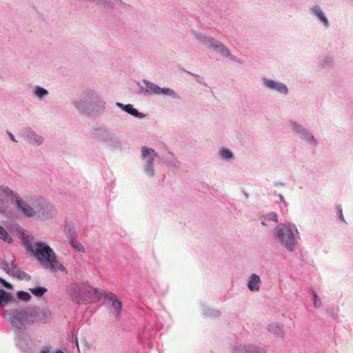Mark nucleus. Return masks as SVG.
<instances>
[{
    "label": "nucleus",
    "mask_w": 353,
    "mask_h": 353,
    "mask_svg": "<svg viewBox=\"0 0 353 353\" xmlns=\"http://www.w3.org/2000/svg\"><path fill=\"white\" fill-rule=\"evenodd\" d=\"M16 231L21 234L23 246L27 253L34 258L46 270L52 273L58 271L66 272V269L55 251L48 243L41 239H33L28 232L18 225H14Z\"/></svg>",
    "instance_id": "nucleus-1"
},
{
    "label": "nucleus",
    "mask_w": 353,
    "mask_h": 353,
    "mask_svg": "<svg viewBox=\"0 0 353 353\" xmlns=\"http://www.w3.org/2000/svg\"><path fill=\"white\" fill-rule=\"evenodd\" d=\"M17 212L25 218L35 219L41 221L51 220L57 214L54 204L41 196L18 199Z\"/></svg>",
    "instance_id": "nucleus-2"
},
{
    "label": "nucleus",
    "mask_w": 353,
    "mask_h": 353,
    "mask_svg": "<svg viewBox=\"0 0 353 353\" xmlns=\"http://www.w3.org/2000/svg\"><path fill=\"white\" fill-rule=\"evenodd\" d=\"M72 104L79 114L95 116L105 111V102L95 90L88 89L74 98Z\"/></svg>",
    "instance_id": "nucleus-3"
},
{
    "label": "nucleus",
    "mask_w": 353,
    "mask_h": 353,
    "mask_svg": "<svg viewBox=\"0 0 353 353\" xmlns=\"http://www.w3.org/2000/svg\"><path fill=\"white\" fill-rule=\"evenodd\" d=\"M272 234L276 242L288 252L296 250L301 239V234L294 223H285L276 226Z\"/></svg>",
    "instance_id": "nucleus-4"
},
{
    "label": "nucleus",
    "mask_w": 353,
    "mask_h": 353,
    "mask_svg": "<svg viewBox=\"0 0 353 353\" xmlns=\"http://www.w3.org/2000/svg\"><path fill=\"white\" fill-rule=\"evenodd\" d=\"M94 137L97 141L112 151H121L123 144L120 138L113 132L105 128L95 129Z\"/></svg>",
    "instance_id": "nucleus-5"
},
{
    "label": "nucleus",
    "mask_w": 353,
    "mask_h": 353,
    "mask_svg": "<svg viewBox=\"0 0 353 353\" xmlns=\"http://www.w3.org/2000/svg\"><path fill=\"white\" fill-rule=\"evenodd\" d=\"M140 154L144 174L148 177H154L156 172L155 162L159 158L157 152L151 148L142 146L140 150Z\"/></svg>",
    "instance_id": "nucleus-6"
},
{
    "label": "nucleus",
    "mask_w": 353,
    "mask_h": 353,
    "mask_svg": "<svg viewBox=\"0 0 353 353\" xmlns=\"http://www.w3.org/2000/svg\"><path fill=\"white\" fill-rule=\"evenodd\" d=\"M8 319L12 325L17 330H23L32 324L29 309L11 312Z\"/></svg>",
    "instance_id": "nucleus-7"
},
{
    "label": "nucleus",
    "mask_w": 353,
    "mask_h": 353,
    "mask_svg": "<svg viewBox=\"0 0 353 353\" xmlns=\"http://www.w3.org/2000/svg\"><path fill=\"white\" fill-rule=\"evenodd\" d=\"M139 86L140 88L141 92L144 94L150 95L156 94L168 96L173 99L177 97L176 93L171 88H161L159 85L146 80H143L141 83H140Z\"/></svg>",
    "instance_id": "nucleus-8"
},
{
    "label": "nucleus",
    "mask_w": 353,
    "mask_h": 353,
    "mask_svg": "<svg viewBox=\"0 0 353 353\" xmlns=\"http://www.w3.org/2000/svg\"><path fill=\"white\" fill-rule=\"evenodd\" d=\"M24 199L21 197L17 192H14L10 188L6 185L0 186V214H3L6 211L7 205L11 202H14V205L17 210V200Z\"/></svg>",
    "instance_id": "nucleus-9"
},
{
    "label": "nucleus",
    "mask_w": 353,
    "mask_h": 353,
    "mask_svg": "<svg viewBox=\"0 0 353 353\" xmlns=\"http://www.w3.org/2000/svg\"><path fill=\"white\" fill-rule=\"evenodd\" d=\"M261 82L264 88L273 93L285 97L289 94V89L287 85L279 80L263 77Z\"/></svg>",
    "instance_id": "nucleus-10"
},
{
    "label": "nucleus",
    "mask_w": 353,
    "mask_h": 353,
    "mask_svg": "<svg viewBox=\"0 0 353 353\" xmlns=\"http://www.w3.org/2000/svg\"><path fill=\"white\" fill-rule=\"evenodd\" d=\"M310 14L318 21L323 30H328L331 27V22L329 20L325 10L319 4H314L310 8Z\"/></svg>",
    "instance_id": "nucleus-11"
},
{
    "label": "nucleus",
    "mask_w": 353,
    "mask_h": 353,
    "mask_svg": "<svg viewBox=\"0 0 353 353\" xmlns=\"http://www.w3.org/2000/svg\"><path fill=\"white\" fill-rule=\"evenodd\" d=\"M29 310L32 324L35 323H46L51 316V312L48 310L34 307L30 308Z\"/></svg>",
    "instance_id": "nucleus-12"
},
{
    "label": "nucleus",
    "mask_w": 353,
    "mask_h": 353,
    "mask_svg": "<svg viewBox=\"0 0 353 353\" xmlns=\"http://www.w3.org/2000/svg\"><path fill=\"white\" fill-rule=\"evenodd\" d=\"M105 300L107 305L110 307L111 312L118 315L121 310L122 304L116 295L112 293H108L105 295Z\"/></svg>",
    "instance_id": "nucleus-13"
},
{
    "label": "nucleus",
    "mask_w": 353,
    "mask_h": 353,
    "mask_svg": "<svg viewBox=\"0 0 353 353\" xmlns=\"http://www.w3.org/2000/svg\"><path fill=\"white\" fill-rule=\"evenodd\" d=\"M191 35L192 39L200 44L205 46L207 48H209L210 43H212L214 37L206 34L204 32H201L198 30H192L191 31Z\"/></svg>",
    "instance_id": "nucleus-14"
},
{
    "label": "nucleus",
    "mask_w": 353,
    "mask_h": 353,
    "mask_svg": "<svg viewBox=\"0 0 353 353\" xmlns=\"http://www.w3.org/2000/svg\"><path fill=\"white\" fill-rule=\"evenodd\" d=\"M4 270L9 275L16 277L19 280L29 281L30 279V275L26 274L25 272L21 270L19 268H18L13 264L6 265V267L4 268Z\"/></svg>",
    "instance_id": "nucleus-15"
},
{
    "label": "nucleus",
    "mask_w": 353,
    "mask_h": 353,
    "mask_svg": "<svg viewBox=\"0 0 353 353\" xmlns=\"http://www.w3.org/2000/svg\"><path fill=\"white\" fill-rule=\"evenodd\" d=\"M25 136L28 143L33 147H39L44 142L43 135L32 130H26Z\"/></svg>",
    "instance_id": "nucleus-16"
},
{
    "label": "nucleus",
    "mask_w": 353,
    "mask_h": 353,
    "mask_svg": "<svg viewBox=\"0 0 353 353\" xmlns=\"http://www.w3.org/2000/svg\"><path fill=\"white\" fill-rule=\"evenodd\" d=\"M115 105L119 109L136 118L139 119H144L146 118V114L145 113L139 112L132 104L129 103L125 105L120 102H117Z\"/></svg>",
    "instance_id": "nucleus-17"
},
{
    "label": "nucleus",
    "mask_w": 353,
    "mask_h": 353,
    "mask_svg": "<svg viewBox=\"0 0 353 353\" xmlns=\"http://www.w3.org/2000/svg\"><path fill=\"white\" fill-rule=\"evenodd\" d=\"M261 285V279L256 274H252L248 279L247 288L254 293L258 292L260 290Z\"/></svg>",
    "instance_id": "nucleus-18"
},
{
    "label": "nucleus",
    "mask_w": 353,
    "mask_h": 353,
    "mask_svg": "<svg viewBox=\"0 0 353 353\" xmlns=\"http://www.w3.org/2000/svg\"><path fill=\"white\" fill-rule=\"evenodd\" d=\"M299 139L303 141L306 142L307 144L310 145L312 147H316L318 145V142L314 135L305 129L299 136Z\"/></svg>",
    "instance_id": "nucleus-19"
},
{
    "label": "nucleus",
    "mask_w": 353,
    "mask_h": 353,
    "mask_svg": "<svg viewBox=\"0 0 353 353\" xmlns=\"http://www.w3.org/2000/svg\"><path fill=\"white\" fill-rule=\"evenodd\" d=\"M319 65L323 69H327L333 67L334 65V56L331 54H327L320 59Z\"/></svg>",
    "instance_id": "nucleus-20"
},
{
    "label": "nucleus",
    "mask_w": 353,
    "mask_h": 353,
    "mask_svg": "<svg viewBox=\"0 0 353 353\" xmlns=\"http://www.w3.org/2000/svg\"><path fill=\"white\" fill-rule=\"evenodd\" d=\"M219 158L225 161L230 162L233 160L234 154L233 152L227 148H221L218 152Z\"/></svg>",
    "instance_id": "nucleus-21"
},
{
    "label": "nucleus",
    "mask_w": 353,
    "mask_h": 353,
    "mask_svg": "<svg viewBox=\"0 0 353 353\" xmlns=\"http://www.w3.org/2000/svg\"><path fill=\"white\" fill-rule=\"evenodd\" d=\"M0 240L8 244L13 243V239L9 231L1 225H0Z\"/></svg>",
    "instance_id": "nucleus-22"
},
{
    "label": "nucleus",
    "mask_w": 353,
    "mask_h": 353,
    "mask_svg": "<svg viewBox=\"0 0 353 353\" xmlns=\"http://www.w3.org/2000/svg\"><path fill=\"white\" fill-rule=\"evenodd\" d=\"M270 221L274 223L278 222V215L276 213L272 212L263 215L261 217V224L263 225H267L268 223Z\"/></svg>",
    "instance_id": "nucleus-23"
},
{
    "label": "nucleus",
    "mask_w": 353,
    "mask_h": 353,
    "mask_svg": "<svg viewBox=\"0 0 353 353\" xmlns=\"http://www.w3.org/2000/svg\"><path fill=\"white\" fill-rule=\"evenodd\" d=\"M268 330L269 332L277 336H283L282 325L278 323H273L268 325Z\"/></svg>",
    "instance_id": "nucleus-24"
},
{
    "label": "nucleus",
    "mask_w": 353,
    "mask_h": 353,
    "mask_svg": "<svg viewBox=\"0 0 353 353\" xmlns=\"http://www.w3.org/2000/svg\"><path fill=\"white\" fill-rule=\"evenodd\" d=\"M289 126L292 131L294 132L298 137L306 129L301 124L294 121H290Z\"/></svg>",
    "instance_id": "nucleus-25"
},
{
    "label": "nucleus",
    "mask_w": 353,
    "mask_h": 353,
    "mask_svg": "<svg viewBox=\"0 0 353 353\" xmlns=\"http://www.w3.org/2000/svg\"><path fill=\"white\" fill-rule=\"evenodd\" d=\"M239 350V353H266L263 349L256 347L241 346Z\"/></svg>",
    "instance_id": "nucleus-26"
},
{
    "label": "nucleus",
    "mask_w": 353,
    "mask_h": 353,
    "mask_svg": "<svg viewBox=\"0 0 353 353\" xmlns=\"http://www.w3.org/2000/svg\"><path fill=\"white\" fill-rule=\"evenodd\" d=\"M12 299V296L3 290H0V305H3L9 302H10Z\"/></svg>",
    "instance_id": "nucleus-27"
},
{
    "label": "nucleus",
    "mask_w": 353,
    "mask_h": 353,
    "mask_svg": "<svg viewBox=\"0 0 353 353\" xmlns=\"http://www.w3.org/2000/svg\"><path fill=\"white\" fill-rule=\"evenodd\" d=\"M75 342L79 351H80L81 349L83 351H86L90 350V344L89 341H87L86 339L83 337L80 339V344L77 339H75Z\"/></svg>",
    "instance_id": "nucleus-28"
},
{
    "label": "nucleus",
    "mask_w": 353,
    "mask_h": 353,
    "mask_svg": "<svg viewBox=\"0 0 353 353\" xmlns=\"http://www.w3.org/2000/svg\"><path fill=\"white\" fill-rule=\"evenodd\" d=\"M33 93L35 97L41 99L48 95V92L46 89L37 85L34 88Z\"/></svg>",
    "instance_id": "nucleus-29"
},
{
    "label": "nucleus",
    "mask_w": 353,
    "mask_h": 353,
    "mask_svg": "<svg viewBox=\"0 0 353 353\" xmlns=\"http://www.w3.org/2000/svg\"><path fill=\"white\" fill-rule=\"evenodd\" d=\"M224 44L220 42L219 41L216 40L214 37L210 43L208 49H210L212 50L215 51L216 52L219 53L221 52V50L223 47Z\"/></svg>",
    "instance_id": "nucleus-30"
},
{
    "label": "nucleus",
    "mask_w": 353,
    "mask_h": 353,
    "mask_svg": "<svg viewBox=\"0 0 353 353\" xmlns=\"http://www.w3.org/2000/svg\"><path fill=\"white\" fill-rule=\"evenodd\" d=\"M29 290L37 297H41L47 292L46 288L41 286L30 288Z\"/></svg>",
    "instance_id": "nucleus-31"
},
{
    "label": "nucleus",
    "mask_w": 353,
    "mask_h": 353,
    "mask_svg": "<svg viewBox=\"0 0 353 353\" xmlns=\"http://www.w3.org/2000/svg\"><path fill=\"white\" fill-rule=\"evenodd\" d=\"M219 54L223 57L229 59L230 60H232V61L236 60V57L231 54V52L229 50V48H228L225 45L221 50Z\"/></svg>",
    "instance_id": "nucleus-32"
},
{
    "label": "nucleus",
    "mask_w": 353,
    "mask_h": 353,
    "mask_svg": "<svg viewBox=\"0 0 353 353\" xmlns=\"http://www.w3.org/2000/svg\"><path fill=\"white\" fill-rule=\"evenodd\" d=\"M17 298L23 301H29L31 299L30 294L25 291H19L17 294Z\"/></svg>",
    "instance_id": "nucleus-33"
},
{
    "label": "nucleus",
    "mask_w": 353,
    "mask_h": 353,
    "mask_svg": "<svg viewBox=\"0 0 353 353\" xmlns=\"http://www.w3.org/2000/svg\"><path fill=\"white\" fill-rule=\"evenodd\" d=\"M72 245L78 252H85V248H84L83 245L78 241H72Z\"/></svg>",
    "instance_id": "nucleus-34"
},
{
    "label": "nucleus",
    "mask_w": 353,
    "mask_h": 353,
    "mask_svg": "<svg viewBox=\"0 0 353 353\" xmlns=\"http://www.w3.org/2000/svg\"><path fill=\"white\" fill-rule=\"evenodd\" d=\"M41 353H64L63 352H62L61 350H52L49 347H45L43 350H42V352Z\"/></svg>",
    "instance_id": "nucleus-35"
},
{
    "label": "nucleus",
    "mask_w": 353,
    "mask_h": 353,
    "mask_svg": "<svg viewBox=\"0 0 353 353\" xmlns=\"http://www.w3.org/2000/svg\"><path fill=\"white\" fill-rule=\"evenodd\" d=\"M314 305L315 307H319L321 305V301L320 298L317 296V294H314Z\"/></svg>",
    "instance_id": "nucleus-36"
},
{
    "label": "nucleus",
    "mask_w": 353,
    "mask_h": 353,
    "mask_svg": "<svg viewBox=\"0 0 353 353\" xmlns=\"http://www.w3.org/2000/svg\"><path fill=\"white\" fill-rule=\"evenodd\" d=\"M0 283H2L3 285V286L8 289H11L12 288V285L6 281L5 280L2 279L0 278Z\"/></svg>",
    "instance_id": "nucleus-37"
},
{
    "label": "nucleus",
    "mask_w": 353,
    "mask_h": 353,
    "mask_svg": "<svg viewBox=\"0 0 353 353\" xmlns=\"http://www.w3.org/2000/svg\"><path fill=\"white\" fill-rule=\"evenodd\" d=\"M7 134L8 135V137L10 138V139L13 141L14 143H18V141L15 139L14 136L13 135L12 133H11L10 132H7Z\"/></svg>",
    "instance_id": "nucleus-38"
},
{
    "label": "nucleus",
    "mask_w": 353,
    "mask_h": 353,
    "mask_svg": "<svg viewBox=\"0 0 353 353\" xmlns=\"http://www.w3.org/2000/svg\"><path fill=\"white\" fill-rule=\"evenodd\" d=\"M338 218L341 220L342 221L345 222V219L343 217V212L341 208L338 210V214H337Z\"/></svg>",
    "instance_id": "nucleus-39"
},
{
    "label": "nucleus",
    "mask_w": 353,
    "mask_h": 353,
    "mask_svg": "<svg viewBox=\"0 0 353 353\" xmlns=\"http://www.w3.org/2000/svg\"><path fill=\"white\" fill-rule=\"evenodd\" d=\"M279 201L281 203H283L285 205L284 197L282 194H279Z\"/></svg>",
    "instance_id": "nucleus-40"
},
{
    "label": "nucleus",
    "mask_w": 353,
    "mask_h": 353,
    "mask_svg": "<svg viewBox=\"0 0 353 353\" xmlns=\"http://www.w3.org/2000/svg\"><path fill=\"white\" fill-rule=\"evenodd\" d=\"M196 80H197V81H198L199 83H203V79L202 77H197V79H196Z\"/></svg>",
    "instance_id": "nucleus-41"
},
{
    "label": "nucleus",
    "mask_w": 353,
    "mask_h": 353,
    "mask_svg": "<svg viewBox=\"0 0 353 353\" xmlns=\"http://www.w3.org/2000/svg\"><path fill=\"white\" fill-rule=\"evenodd\" d=\"M94 292H95L96 294L98 293L97 290H95Z\"/></svg>",
    "instance_id": "nucleus-42"
}]
</instances>
